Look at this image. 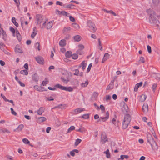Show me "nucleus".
Returning a JSON list of instances; mask_svg holds the SVG:
<instances>
[{"label": "nucleus", "instance_id": "nucleus-1", "mask_svg": "<svg viewBox=\"0 0 160 160\" xmlns=\"http://www.w3.org/2000/svg\"><path fill=\"white\" fill-rule=\"evenodd\" d=\"M131 120V118L130 115L127 114L125 115L122 122V128L123 129H126Z\"/></svg>", "mask_w": 160, "mask_h": 160}, {"label": "nucleus", "instance_id": "nucleus-2", "mask_svg": "<svg viewBox=\"0 0 160 160\" xmlns=\"http://www.w3.org/2000/svg\"><path fill=\"white\" fill-rule=\"evenodd\" d=\"M109 114L108 111H107L106 113V116L105 117H101L100 118L98 114H95L94 116V119H97L99 118L98 120H97V122L100 123H101L102 121L105 122L107 121L109 118Z\"/></svg>", "mask_w": 160, "mask_h": 160}, {"label": "nucleus", "instance_id": "nucleus-3", "mask_svg": "<svg viewBox=\"0 0 160 160\" xmlns=\"http://www.w3.org/2000/svg\"><path fill=\"white\" fill-rule=\"evenodd\" d=\"M147 141L151 145L153 150H157L158 149V146L152 137L151 136L149 138H148Z\"/></svg>", "mask_w": 160, "mask_h": 160}, {"label": "nucleus", "instance_id": "nucleus-4", "mask_svg": "<svg viewBox=\"0 0 160 160\" xmlns=\"http://www.w3.org/2000/svg\"><path fill=\"white\" fill-rule=\"evenodd\" d=\"M55 87L61 90H65L67 91L71 92L73 91V88L71 87H66L61 85L59 84H57L55 85Z\"/></svg>", "mask_w": 160, "mask_h": 160}, {"label": "nucleus", "instance_id": "nucleus-5", "mask_svg": "<svg viewBox=\"0 0 160 160\" xmlns=\"http://www.w3.org/2000/svg\"><path fill=\"white\" fill-rule=\"evenodd\" d=\"M88 26L89 28V30L91 32H95L96 31L97 29L95 27V25L91 21H88Z\"/></svg>", "mask_w": 160, "mask_h": 160}, {"label": "nucleus", "instance_id": "nucleus-6", "mask_svg": "<svg viewBox=\"0 0 160 160\" xmlns=\"http://www.w3.org/2000/svg\"><path fill=\"white\" fill-rule=\"evenodd\" d=\"M35 59L37 62L40 64L43 65L44 63V60L43 58L40 56H38L35 57Z\"/></svg>", "mask_w": 160, "mask_h": 160}, {"label": "nucleus", "instance_id": "nucleus-7", "mask_svg": "<svg viewBox=\"0 0 160 160\" xmlns=\"http://www.w3.org/2000/svg\"><path fill=\"white\" fill-rule=\"evenodd\" d=\"M36 22L38 24H40L43 20V17L41 15L38 14L36 16Z\"/></svg>", "mask_w": 160, "mask_h": 160}, {"label": "nucleus", "instance_id": "nucleus-8", "mask_svg": "<svg viewBox=\"0 0 160 160\" xmlns=\"http://www.w3.org/2000/svg\"><path fill=\"white\" fill-rule=\"evenodd\" d=\"M107 141H108V139L106 134L105 133H102L101 139V142H102V144H103Z\"/></svg>", "mask_w": 160, "mask_h": 160}, {"label": "nucleus", "instance_id": "nucleus-9", "mask_svg": "<svg viewBox=\"0 0 160 160\" xmlns=\"http://www.w3.org/2000/svg\"><path fill=\"white\" fill-rule=\"evenodd\" d=\"M116 78H114L112 80L110 83V84L107 86L106 90H108L109 89H112L114 86V82Z\"/></svg>", "mask_w": 160, "mask_h": 160}, {"label": "nucleus", "instance_id": "nucleus-10", "mask_svg": "<svg viewBox=\"0 0 160 160\" xmlns=\"http://www.w3.org/2000/svg\"><path fill=\"white\" fill-rule=\"evenodd\" d=\"M143 112L145 113H147L148 112V103L145 102L142 107Z\"/></svg>", "mask_w": 160, "mask_h": 160}, {"label": "nucleus", "instance_id": "nucleus-11", "mask_svg": "<svg viewBox=\"0 0 160 160\" xmlns=\"http://www.w3.org/2000/svg\"><path fill=\"white\" fill-rule=\"evenodd\" d=\"M149 21L151 23L154 24L157 22V20L156 18L150 14V16Z\"/></svg>", "mask_w": 160, "mask_h": 160}, {"label": "nucleus", "instance_id": "nucleus-12", "mask_svg": "<svg viewBox=\"0 0 160 160\" xmlns=\"http://www.w3.org/2000/svg\"><path fill=\"white\" fill-rule=\"evenodd\" d=\"M85 110V109L84 108H78L74 110V114H77Z\"/></svg>", "mask_w": 160, "mask_h": 160}, {"label": "nucleus", "instance_id": "nucleus-13", "mask_svg": "<svg viewBox=\"0 0 160 160\" xmlns=\"http://www.w3.org/2000/svg\"><path fill=\"white\" fill-rule=\"evenodd\" d=\"M34 88L35 89L39 92H42L44 91L43 88L40 87L38 85H35L34 86Z\"/></svg>", "mask_w": 160, "mask_h": 160}, {"label": "nucleus", "instance_id": "nucleus-14", "mask_svg": "<svg viewBox=\"0 0 160 160\" xmlns=\"http://www.w3.org/2000/svg\"><path fill=\"white\" fill-rule=\"evenodd\" d=\"M24 127V125L23 124L19 125L14 130V131H22Z\"/></svg>", "mask_w": 160, "mask_h": 160}, {"label": "nucleus", "instance_id": "nucleus-15", "mask_svg": "<svg viewBox=\"0 0 160 160\" xmlns=\"http://www.w3.org/2000/svg\"><path fill=\"white\" fill-rule=\"evenodd\" d=\"M32 77L33 81L36 82H38L39 80L37 74L35 73L32 74Z\"/></svg>", "mask_w": 160, "mask_h": 160}, {"label": "nucleus", "instance_id": "nucleus-16", "mask_svg": "<svg viewBox=\"0 0 160 160\" xmlns=\"http://www.w3.org/2000/svg\"><path fill=\"white\" fill-rule=\"evenodd\" d=\"M71 28L69 27H64L63 29V33L64 34H66L70 32Z\"/></svg>", "mask_w": 160, "mask_h": 160}, {"label": "nucleus", "instance_id": "nucleus-17", "mask_svg": "<svg viewBox=\"0 0 160 160\" xmlns=\"http://www.w3.org/2000/svg\"><path fill=\"white\" fill-rule=\"evenodd\" d=\"M44 108L42 107H41L37 111V114L39 115H42V113L44 112Z\"/></svg>", "mask_w": 160, "mask_h": 160}, {"label": "nucleus", "instance_id": "nucleus-18", "mask_svg": "<svg viewBox=\"0 0 160 160\" xmlns=\"http://www.w3.org/2000/svg\"><path fill=\"white\" fill-rule=\"evenodd\" d=\"M15 51L17 53H22L23 52L21 48L19 46H16L15 47Z\"/></svg>", "mask_w": 160, "mask_h": 160}, {"label": "nucleus", "instance_id": "nucleus-19", "mask_svg": "<svg viewBox=\"0 0 160 160\" xmlns=\"http://www.w3.org/2000/svg\"><path fill=\"white\" fill-rule=\"evenodd\" d=\"M61 79L63 82L66 84H67L69 81V78L67 77L63 76L61 77Z\"/></svg>", "mask_w": 160, "mask_h": 160}, {"label": "nucleus", "instance_id": "nucleus-20", "mask_svg": "<svg viewBox=\"0 0 160 160\" xmlns=\"http://www.w3.org/2000/svg\"><path fill=\"white\" fill-rule=\"evenodd\" d=\"M46 118L44 117H41L38 118V122L41 123L43 122L46 120Z\"/></svg>", "mask_w": 160, "mask_h": 160}, {"label": "nucleus", "instance_id": "nucleus-21", "mask_svg": "<svg viewBox=\"0 0 160 160\" xmlns=\"http://www.w3.org/2000/svg\"><path fill=\"white\" fill-rule=\"evenodd\" d=\"M59 44L61 47H64L66 44V40L65 39L61 40L59 42Z\"/></svg>", "mask_w": 160, "mask_h": 160}, {"label": "nucleus", "instance_id": "nucleus-22", "mask_svg": "<svg viewBox=\"0 0 160 160\" xmlns=\"http://www.w3.org/2000/svg\"><path fill=\"white\" fill-rule=\"evenodd\" d=\"M142 84V82H141L139 83H137L135 85L134 88V90L135 92H137L138 89V88L139 87H141Z\"/></svg>", "mask_w": 160, "mask_h": 160}, {"label": "nucleus", "instance_id": "nucleus-23", "mask_svg": "<svg viewBox=\"0 0 160 160\" xmlns=\"http://www.w3.org/2000/svg\"><path fill=\"white\" fill-rule=\"evenodd\" d=\"M53 21H51L48 23L46 26V28L47 29H50L52 26Z\"/></svg>", "mask_w": 160, "mask_h": 160}, {"label": "nucleus", "instance_id": "nucleus-24", "mask_svg": "<svg viewBox=\"0 0 160 160\" xmlns=\"http://www.w3.org/2000/svg\"><path fill=\"white\" fill-rule=\"evenodd\" d=\"M10 132V131L6 128H3L0 129V133H9Z\"/></svg>", "mask_w": 160, "mask_h": 160}, {"label": "nucleus", "instance_id": "nucleus-25", "mask_svg": "<svg viewBox=\"0 0 160 160\" xmlns=\"http://www.w3.org/2000/svg\"><path fill=\"white\" fill-rule=\"evenodd\" d=\"M2 38L4 40L6 41L7 39V35L6 32L3 29H2Z\"/></svg>", "mask_w": 160, "mask_h": 160}, {"label": "nucleus", "instance_id": "nucleus-26", "mask_svg": "<svg viewBox=\"0 0 160 160\" xmlns=\"http://www.w3.org/2000/svg\"><path fill=\"white\" fill-rule=\"evenodd\" d=\"M37 33L36 28L35 27L33 29V32L31 35V38H34L36 35L37 34Z\"/></svg>", "mask_w": 160, "mask_h": 160}, {"label": "nucleus", "instance_id": "nucleus-27", "mask_svg": "<svg viewBox=\"0 0 160 160\" xmlns=\"http://www.w3.org/2000/svg\"><path fill=\"white\" fill-rule=\"evenodd\" d=\"M73 39L76 42H79L81 40V37L79 35H76L73 37Z\"/></svg>", "mask_w": 160, "mask_h": 160}, {"label": "nucleus", "instance_id": "nucleus-28", "mask_svg": "<svg viewBox=\"0 0 160 160\" xmlns=\"http://www.w3.org/2000/svg\"><path fill=\"white\" fill-rule=\"evenodd\" d=\"M72 53L71 51H68L65 53V56L66 57L70 58L72 56Z\"/></svg>", "mask_w": 160, "mask_h": 160}, {"label": "nucleus", "instance_id": "nucleus-29", "mask_svg": "<svg viewBox=\"0 0 160 160\" xmlns=\"http://www.w3.org/2000/svg\"><path fill=\"white\" fill-rule=\"evenodd\" d=\"M87 66V63L85 61H83L81 63V65L79 66V67H82V70H84L86 68Z\"/></svg>", "mask_w": 160, "mask_h": 160}, {"label": "nucleus", "instance_id": "nucleus-30", "mask_svg": "<svg viewBox=\"0 0 160 160\" xmlns=\"http://www.w3.org/2000/svg\"><path fill=\"white\" fill-rule=\"evenodd\" d=\"M16 36H17V39L18 40L19 42H20L21 41V35L19 32L18 31H16Z\"/></svg>", "mask_w": 160, "mask_h": 160}, {"label": "nucleus", "instance_id": "nucleus-31", "mask_svg": "<svg viewBox=\"0 0 160 160\" xmlns=\"http://www.w3.org/2000/svg\"><path fill=\"white\" fill-rule=\"evenodd\" d=\"M12 21L14 25L17 27L18 26V22L16 21L15 18L13 17L12 19Z\"/></svg>", "mask_w": 160, "mask_h": 160}, {"label": "nucleus", "instance_id": "nucleus-32", "mask_svg": "<svg viewBox=\"0 0 160 160\" xmlns=\"http://www.w3.org/2000/svg\"><path fill=\"white\" fill-rule=\"evenodd\" d=\"M104 153L106 154V157L107 158H110L111 156L109 152V150L108 149H107L106 151L104 152Z\"/></svg>", "mask_w": 160, "mask_h": 160}, {"label": "nucleus", "instance_id": "nucleus-33", "mask_svg": "<svg viewBox=\"0 0 160 160\" xmlns=\"http://www.w3.org/2000/svg\"><path fill=\"white\" fill-rule=\"evenodd\" d=\"M76 131L79 132H85V129L84 127H81L78 129H76Z\"/></svg>", "mask_w": 160, "mask_h": 160}, {"label": "nucleus", "instance_id": "nucleus-34", "mask_svg": "<svg viewBox=\"0 0 160 160\" xmlns=\"http://www.w3.org/2000/svg\"><path fill=\"white\" fill-rule=\"evenodd\" d=\"M48 82L49 81L48 79L46 78L42 82L41 85H42L43 86H44L48 83Z\"/></svg>", "mask_w": 160, "mask_h": 160}, {"label": "nucleus", "instance_id": "nucleus-35", "mask_svg": "<svg viewBox=\"0 0 160 160\" xmlns=\"http://www.w3.org/2000/svg\"><path fill=\"white\" fill-rule=\"evenodd\" d=\"M104 11L106 12H107L108 13H111L113 14L114 16H116V14L112 10L108 11L107 10L104 9Z\"/></svg>", "mask_w": 160, "mask_h": 160}, {"label": "nucleus", "instance_id": "nucleus-36", "mask_svg": "<svg viewBox=\"0 0 160 160\" xmlns=\"http://www.w3.org/2000/svg\"><path fill=\"white\" fill-rule=\"evenodd\" d=\"M0 49L3 51L5 54L8 55H10L9 52L7 50H5L3 48L0 47Z\"/></svg>", "mask_w": 160, "mask_h": 160}, {"label": "nucleus", "instance_id": "nucleus-37", "mask_svg": "<svg viewBox=\"0 0 160 160\" xmlns=\"http://www.w3.org/2000/svg\"><path fill=\"white\" fill-rule=\"evenodd\" d=\"M20 73L24 75H27L28 74V72L27 70H21L20 72Z\"/></svg>", "mask_w": 160, "mask_h": 160}, {"label": "nucleus", "instance_id": "nucleus-38", "mask_svg": "<svg viewBox=\"0 0 160 160\" xmlns=\"http://www.w3.org/2000/svg\"><path fill=\"white\" fill-rule=\"evenodd\" d=\"M88 81H86L84 83H82L81 84V86L82 87H86L88 84Z\"/></svg>", "mask_w": 160, "mask_h": 160}, {"label": "nucleus", "instance_id": "nucleus-39", "mask_svg": "<svg viewBox=\"0 0 160 160\" xmlns=\"http://www.w3.org/2000/svg\"><path fill=\"white\" fill-rule=\"evenodd\" d=\"M82 141V140L78 138L76 140L75 142V146L78 145Z\"/></svg>", "mask_w": 160, "mask_h": 160}, {"label": "nucleus", "instance_id": "nucleus-40", "mask_svg": "<svg viewBox=\"0 0 160 160\" xmlns=\"http://www.w3.org/2000/svg\"><path fill=\"white\" fill-rule=\"evenodd\" d=\"M72 27L76 29H78L79 28V25L76 23H73L72 25Z\"/></svg>", "mask_w": 160, "mask_h": 160}, {"label": "nucleus", "instance_id": "nucleus-41", "mask_svg": "<svg viewBox=\"0 0 160 160\" xmlns=\"http://www.w3.org/2000/svg\"><path fill=\"white\" fill-rule=\"evenodd\" d=\"M9 29H10V31L13 34V36L14 37H15V31L14 29L13 28L11 27Z\"/></svg>", "mask_w": 160, "mask_h": 160}, {"label": "nucleus", "instance_id": "nucleus-42", "mask_svg": "<svg viewBox=\"0 0 160 160\" xmlns=\"http://www.w3.org/2000/svg\"><path fill=\"white\" fill-rule=\"evenodd\" d=\"M147 96L145 94H143L141 96V100L142 102L144 101L146 99Z\"/></svg>", "mask_w": 160, "mask_h": 160}, {"label": "nucleus", "instance_id": "nucleus-43", "mask_svg": "<svg viewBox=\"0 0 160 160\" xmlns=\"http://www.w3.org/2000/svg\"><path fill=\"white\" fill-rule=\"evenodd\" d=\"M109 56L110 55L108 53H106L104 54L103 58H104V59L107 60L109 58Z\"/></svg>", "mask_w": 160, "mask_h": 160}, {"label": "nucleus", "instance_id": "nucleus-44", "mask_svg": "<svg viewBox=\"0 0 160 160\" xmlns=\"http://www.w3.org/2000/svg\"><path fill=\"white\" fill-rule=\"evenodd\" d=\"M82 117L85 119H87L89 117V114H83Z\"/></svg>", "mask_w": 160, "mask_h": 160}, {"label": "nucleus", "instance_id": "nucleus-45", "mask_svg": "<svg viewBox=\"0 0 160 160\" xmlns=\"http://www.w3.org/2000/svg\"><path fill=\"white\" fill-rule=\"evenodd\" d=\"M153 3L155 5H158L159 3V0H152Z\"/></svg>", "mask_w": 160, "mask_h": 160}, {"label": "nucleus", "instance_id": "nucleus-46", "mask_svg": "<svg viewBox=\"0 0 160 160\" xmlns=\"http://www.w3.org/2000/svg\"><path fill=\"white\" fill-rule=\"evenodd\" d=\"M22 141L25 144H28L29 143V141L27 138H23L22 139Z\"/></svg>", "mask_w": 160, "mask_h": 160}, {"label": "nucleus", "instance_id": "nucleus-47", "mask_svg": "<svg viewBox=\"0 0 160 160\" xmlns=\"http://www.w3.org/2000/svg\"><path fill=\"white\" fill-rule=\"evenodd\" d=\"M75 128V127L73 126H71L68 129V132H69L71 131L74 130Z\"/></svg>", "mask_w": 160, "mask_h": 160}, {"label": "nucleus", "instance_id": "nucleus-48", "mask_svg": "<svg viewBox=\"0 0 160 160\" xmlns=\"http://www.w3.org/2000/svg\"><path fill=\"white\" fill-rule=\"evenodd\" d=\"M15 2L16 4V6L17 7H19L20 5V3L19 0H13Z\"/></svg>", "mask_w": 160, "mask_h": 160}, {"label": "nucleus", "instance_id": "nucleus-49", "mask_svg": "<svg viewBox=\"0 0 160 160\" xmlns=\"http://www.w3.org/2000/svg\"><path fill=\"white\" fill-rule=\"evenodd\" d=\"M92 63H91L89 65L88 67V68L87 69V72H88L90 71L91 68L92 67Z\"/></svg>", "mask_w": 160, "mask_h": 160}, {"label": "nucleus", "instance_id": "nucleus-50", "mask_svg": "<svg viewBox=\"0 0 160 160\" xmlns=\"http://www.w3.org/2000/svg\"><path fill=\"white\" fill-rule=\"evenodd\" d=\"M72 58L74 59H76L78 58V55L77 54H72Z\"/></svg>", "mask_w": 160, "mask_h": 160}, {"label": "nucleus", "instance_id": "nucleus-51", "mask_svg": "<svg viewBox=\"0 0 160 160\" xmlns=\"http://www.w3.org/2000/svg\"><path fill=\"white\" fill-rule=\"evenodd\" d=\"M157 86V84L156 83H154L152 86V90L153 91H154L156 89V88Z\"/></svg>", "mask_w": 160, "mask_h": 160}, {"label": "nucleus", "instance_id": "nucleus-52", "mask_svg": "<svg viewBox=\"0 0 160 160\" xmlns=\"http://www.w3.org/2000/svg\"><path fill=\"white\" fill-rule=\"evenodd\" d=\"M78 47L79 48L78 49L82 50L84 48V46L82 44H80L78 46Z\"/></svg>", "mask_w": 160, "mask_h": 160}, {"label": "nucleus", "instance_id": "nucleus-53", "mask_svg": "<svg viewBox=\"0 0 160 160\" xmlns=\"http://www.w3.org/2000/svg\"><path fill=\"white\" fill-rule=\"evenodd\" d=\"M100 108L102 110V112H103L105 111V108L102 105H101L100 106Z\"/></svg>", "mask_w": 160, "mask_h": 160}, {"label": "nucleus", "instance_id": "nucleus-54", "mask_svg": "<svg viewBox=\"0 0 160 160\" xmlns=\"http://www.w3.org/2000/svg\"><path fill=\"white\" fill-rule=\"evenodd\" d=\"M79 71L78 69L75 70V72L74 73V75L78 76L79 75Z\"/></svg>", "mask_w": 160, "mask_h": 160}, {"label": "nucleus", "instance_id": "nucleus-55", "mask_svg": "<svg viewBox=\"0 0 160 160\" xmlns=\"http://www.w3.org/2000/svg\"><path fill=\"white\" fill-rule=\"evenodd\" d=\"M10 110L11 111V113L12 114L14 115H17V113L14 111L13 109L12 108H10Z\"/></svg>", "mask_w": 160, "mask_h": 160}, {"label": "nucleus", "instance_id": "nucleus-56", "mask_svg": "<svg viewBox=\"0 0 160 160\" xmlns=\"http://www.w3.org/2000/svg\"><path fill=\"white\" fill-rule=\"evenodd\" d=\"M148 51L149 53H151L152 52L151 48V47L149 45H148L147 47Z\"/></svg>", "mask_w": 160, "mask_h": 160}, {"label": "nucleus", "instance_id": "nucleus-57", "mask_svg": "<svg viewBox=\"0 0 160 160\" xmlns=\"http://www.w3.org/2000/svg\"><path fill=\"white\" fill-rule=\"evenodd\" d=\"M139 61L142 63H144L145 61L144 58L142 57H141L140 58Z\"/></svg>", "mask_w": 160, "mask_h": 160}, {"label": "nucleus", "instance_id": "nucleus-58", "mask_svg": "<svg viewBox=\"0 0 160 160\" xmlns=\"http://www.w3.org/2000/svg\"><path fill=\"white\" fill-rule=\"evenodd\" d=\"M77 54H79L80 55H82V54L83 53L82 50H80V49H78L77 51Z\"/></svg>", "mask_w": 160, "mask_h": 160}, {"label": "nucleus", "instance_id": "nucleus-59", "mask_svg": "<svg viewBox=\"0 0 160 160\" xmlns=\"http://www.w3.org/2000/svg\"><path fill=\"white\" fill-rule=\"evenodd\" d=\"M35 47H36L37 48H38V50H40V48H39V47H40L39 42H37L36 43V45H35Z\"/></svg>", "mask_w": 160, "mask_h": 160}, {"label": "nucleus", "instance_id": "nucleus-60", "mask_svg": "<svg viewBox=\"0 0 160 160\" xmlns=\"http://www.w3.org/2000/svg\"><path fill=\"white\" fill-rule=\"evenodd\" d=\"M120 157L121 158V159H123L124 158H128V156L127 155H121Z\"/></svg>", "mask_w": 160, "mask_h": 160}, {"label": "nucleus", "instance_id": "nucleus-61", "mask_svg": "<svg viewBox=\"0 0 160 160\" xmlns=\"http://www.w3.org/2000/svg\"><path fill=\"white\" fill-rule=\"evenodd\" d=\"M56 88H57L56 87H55V86H54V87H53V88H52L51 87H48V89H49V90H53V91L55 90H56Z\"/></svg>", "mask_w": 160, "mask_h": 160}, {"label": "nucleus", "instance_id": "nucleus-62", "mask_svg": "<svg viewBox=\"0 0 160 160\" xmlns=\"http://www.w3.org/2000/svg\"><path fill=\"white\" fill-rule=\"evenodd\" d=\"M111 98V96L109 95H107L105 97V100L106 101L110 100Z\"/></svg>", "mask_w": 160, "mask_h": 160}, {"label": "nucleus", "instance_id": "nucleus-63", "mask_svg": "<svg viewBox=\"0 0 160 160\" xmlns=\"http://www.w3.org/2000/svg\"><path fill=\"white\" fill-rule=\"evenodd\" d=\"M70 36L69 34H67L66 36H65V39L66 40H68L70 39Z\"/></svg>", "mask_w": 160, "mask_h": 160}, {"label": "nucleus", "instance_id": "nucleus-64", "mask_svg": "<svg viewBox=\"0 0 160 160\" xmlns=\"http://www.w3.org/2000/svg\"><path fill=\"white\" fill-rule=\"evenodd\" d=\"M74 5L72 4L71 5H67L66 7V8H73L72 7V6H74Z\"/></svg>", "mask_w": 160, "mask_h": 160}]
</instances>
